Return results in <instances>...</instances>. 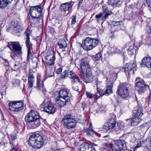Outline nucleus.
Instances as JSON below:
<instances>
[{"label":"nucleus","instance_id":"nucleus-1","mask_svg":"<svg viewBox=\"0 0 151 151\" xmlns=\"http://www.w3.org/2000/svg\"><path fill=\"white\" fill-rule=\"evenodd\" d=\"M80 66L81 70V78L86 83H88V79L92 75L91 69L93 66L89 65V61L86 58L81 60Z\"/></svg>","mask_w":151,"mask_h":151},{"label":"nucleus","instance_id":"nucleus-2","mask_svg":"<svg viewBox=\"0 0 151 151\" xmlns=\"http://www.w3.org/2000/svg\"><path fill=\"white\" fill-rule=\"evenodd\" d=\"M58 93V96L55 99V104L56 106L61 107L70 101V97L68 96V91L65 89L60 90Z\"/></svg>","mask_w":151,"mask_h":151},{"label":"nucleus","instance_id":"nucleus-3","mask_svg":"<svg viewBox=\"0 0 151 151\" xmlns=\"http://www.w3.org/2000/svg\"><path fill=\"white\" fill-rule=\"evenodd\" d=\"M42 137L38 134L32 133L28 140V144L33 148H40L43 145Z\"/></svg>","mask_w":151,"mask_h":151},{"label":"nucleus","instance_id":"nucleus-4","mask_svg":"<svg viewBox=\"0 0 151 151\" xmlns=\"http://www.w3.org/2000/svg\"><path fill=\"white\" fill-rule=\"evenodd\" d=\"M77 123V122L71 114L65 116L62 121V123L64 127L71 130L73 132V130L76 128Z\"/></svg>","mask_w":151,"mask_h":151},{"label":"nucleus","instance_id":"nucleus-5","mask_svg":"<svg viewBox=\"0 0 151 151\" xmlns=\"http://www.w3.org/2000/svg\"><path fill=\"white\" fill-rule=\"evenodd\" d=\"M8 47L11 50V57L14 59L17 55H21L22 54V47L20 43L17 41L12 42L8 43Z\"/></svg>","mask_w":151,"mask_h":151},{"label":"nucleus","instance_id":"nucleus-6","mask_svg":"<svg viewBox=\"0 0 151 151\" xmlns=\"http://www.w3.org/2000/svg\"><path fill=\"white\" fill-rule=\"evenodd\" d=\"M98 39L87 37L83 40L82 44L83 48L86 50L89 51L95 47L99 43Z\"/></svg>","mask_w":151,"mask_h":151},{"label":"nucleus","instance_id":"nucleus-7","mask_svg":"<svg viewBox=\"0 0 151 151\" xmlns=\"http://www.w3.org/2000/svg\"><path fill=\"white\" fill-rule=\"evenodd\" d=\"M29 12L33 19H37L40 22L43 21V15L42 9L40 5L31 6Z\"/></svg>","mask_w":151,"mask_h":151},{"label":"nucleus","instance_id":"nucleus-8","mask_svg":"<svg viewBox=\"0 0 151 151\" xmlns=\"http://www.w3.org/2000/svg\"><path fill=\"white\" fill-rule=\"evenodd\" d=\"M100 83L97 81L96 85L97 87V92L96 95L99 97L102 96L104 95L108 96L112 93V87L113 85V82H109L107 83L106 88V90L103 91L101 88L98 87V85Z\"/></svg>","mask_w":151,"mask_h":151},{"label":"nucleus","instance_id":"nucleus-9","mask_svg":"<svg viewBox=\"0 0 151 151\" xmlns=\"http://www.w3.org/2000/svg\"><path fill=\"white\" fill-rule=\"evenodd\" d=\"M24 100L10 101L8 104L9 109L10 111L19 112L24 109Z\"/></svg>","mask_w":151,"mask_h":151},{"label":"nucleus","instance_id":"nucleus-10","mask_svg":"<svg viewBox=\"0 0 151 151\" xmlns=\"http://www.w3.org/2000/svg\"><path fill=\"white\" fill-rule=\"evenodd\" d=\"M126 83L120 84L118 86L117 91L119 96L123 98H127L129 96V91Z\"/></svg>","mask_w":151,"mask_h":151},{"label":"nucleus","instance_id":"nucleus-11","mask_svg":"<svg viewBox=\"0 0 151 151\" xmlns=\"http://www.w3.org/2000/svg\"><path fill=\"white\" fill-rule=\"evenodd\" d=\"M46 66H53L55 60V54L53 50H49L45 56Z\"/></svg>","mask_w":151,"mask_h":151},{"label":"nucleus","instance_id":"nucleus-12","mask_svg":"<svg viewBox=\"0 0 151 151\" xmlns=\"http://www.w3.org/2000/svg\"><path fill=\"white\" fill-rule=\"evenodd\" d=\"M30 112L33 120V123L32 124V128H36L40 125V119H42L40 117L39 113L37 111L31 110Z\"/></svg>","mask_w":151,"mask_h":151},{"label":"nucleus","instance_id":"nucleus-13","mask_svg":"<svg viewBox=\"0 0 151 151\" xmlns=\"http://www.w3.org/2000/svg\"><path fill=\"white\" fill-rule=\"evenodd\" d=\"M103 12L100 13L95 15V18H97V21L99 22L100 19L104 20L106 18L112 14L111 11L108 10L107 7L106 5L102 6Z\"/></svg>","mask_w":151,"mask_h":151},{"label":"nucleus","instance_id":"nucleus-14","mask_svg":"<svg viewBox=\"0 0 151 151\" xmlns=\"http://www.w3.org/2000/svg\"><path fill=\"white\" fill-rule=\"evenodd\" d=\"M125 143L124 140H119L114 144H110L109 146L113 151H120L126 149V145Z\"/></svg>","mask_w":151,"mask_h":151},{"label":"nucleus","instance_id":"nucleus-15","mask_svg":"<svg viewBox=\"0 0 151 151\" xmlns=\"http://www.w3.org/2000/svg\"><path fill=\"white\" fill-rule=\"evenodd\" d=\"M43 106V110L49 114H53L55 112V109L54 106L48 99H46L42 104Z\"/></svg>","mask_w":151,"mask_h":151},{"label":"nucleus","instance_id":"nucleus-16","mask_svg":"<svg viewBox=\"0 0 151 151\" xmlns=\"http://www.w3.org/2000/svg\"><path fill=\"white\" fill-rule=\"evenodd\" d=\"M29 32V30H26L25 33V36L26 37L25 38L26 40V45L27 48V60L28 61L31 59L32 57V54L31 52V48L32 47V44L30 42Z\"/></svg>","mask_w":151,"mask_h":151},{"label":"nucleus","instance_id":"nucleus-17","mask_svg":"<svg viewBox=\"0 0 151 151\" xmlns=\"http://www.w3.org/2000/svg\"><path fill=\"white\" fill-rule=\"evenodd\" d=\"M138 79H139V80L136 83L135 89L139 93H141L145 90L147 87L145 84L144 81L142 80L139 79V78H137L136 80L137 81Z\"/></svg>","mask_w":151,"mask_h":151},{"label":"nucleus","instance_id":"nucleus-18","mask_svg":"<svg viewBox=\"0 0 151 151\" xmlns=\"http://www.w3.org/2000/svg\"><path fill=\"white\" fill-rule=\"evenodd\" d=\"M135 62L133 63H127L124 68V71L127 76H129L130 73L132 72V71L134 70V69H135L136 67Z\"/></svg>","mask_w":151,"mask_h":151},{"label":"nucleus","instance_id":"nucleus-19","mask_svg":"<svg viewBox=\"0 0 151 151\" xmlns=\"http://www.w3.org/2000/svg\"><path fill=\"white\" fill-rule=\"evenodd\" d=\"M91 143L88 142H85L83 144L78 151H96L95 148Z\"/></svg>","mask_w":151,"mask_h":151},{"label":"nucleus","instance_id":"nucleus-20","mask_svg":"<svg viewBox=\"0 0 151 151\" xmlns=\"http://www.w3.org/2000/svg\"><path fill=\"white\" fill-rule=\"evenodd\" d=\"M116 122L114 119H110L106 123L104 124L103 128L106 130H109L114 128L116 126Z\"/></svg>","mask_w":151,"mask_h":151},{"label":"nucleus","instance_id":"nucleus-21","mask_svg":"<svg viewBox=\"0 0 151 151\" xmlns=\"http://www.w3.org/2000/svg\"><path fill=\"white\" fill-rule=\"evenodd\" d=\"M140 65L142 68L147 67L148 68L151 69V57H144L141 60Z\"/></svg>","mask_w":151,"mask_h":151},{"label":"nucleus","instance_id":"nucleus-22","mask_svg":"<svg viewBox=\"0 0 151 151\" xmlns=\"http://www.w3.org/2000/svg\"><path fill=\"white\" fill-rule=\"evenodd\" d=\"M69 78L70 80L71 83L73 84L78 83L81 84L80 79L76 74L73 70H71L70 73Z\"/></svg>","mask_w":151,"mask_h":151},{"label":"nucleus","instance_id":"nucleus-23","mask_svg":"<svg viewBox=\"0 0 151 151\" xmlns=\"http://www.w3.org/2000/svg\"><path fill=\"white\" fill-rule=\"evenodd\" d=\"M72 2H68L62 4L60 8V9L62 12H65L66 15H67L69 12V9L71 8L73 4H72Z\"/></svg>","mask_w":151,"mask_h":151},{"label":"nucleus","instance_id":"nucleus-24","mask_svg":"<svg viewBox=\"0 0 151 151\" xmlns=\"http://www.w3.org/2000/svg\"><path fill=\"white\" fill-rule=\"evenodd\" d=\"M46 68L47 69L46 72V77L47 78L52 76L54 75V71L55 69L54 66L48 67L46 66Z\"/></svg>","mask_w":151,"mask_h":151},{"label":"nucleus","instance_id":"nucleus-25","mask_svg":"<svg viewBox=\"0 0 151 151\" xmlns=\"http://www.w3.org/2000/svg\"><path fill=\"white\" fill-rule=\"evenodd\" d=\"M40 76L37 78V88L43 91L44 89V84L43 81Z\"/></svg>","mask_w":151,"mask_h":151},{"label":"nucleus","instance_id":"nucleus-26","mask_svg":"<svg viewBox=\"0 0 151 151\" xmlns=\"http://www.w3.org/2000/svg\"><path fill=\"white\" fill-rule=\"evenodd\" d=\"M21 31L19 23H14V26L13 27V33L15 34L20 32Z\"/></svg>","mask_w":151,"mask_h":151},{"label":"nucleus","instance_id":"nucleus-27","mask_svg":"<svg viewBox=\"0 0 151 151\" xmlns=\"http://www.w3.org/2000/svg\"><path fill=\"white\" fill-rule=\"evenodd\" d=\"M13 0H0V8L3 9L11 3Z\"/></svg>","mask_w":151,"mask_h":151},{"label":"nucleus","instance_id":"nucleus-28","mask_svg":"<svg viewBox=\"0 0 151 151\" xmlns=\"http://www.w3.org/2000/svg\"><path fill=\"white\" fill-rule=\"evenodd\" d=\"M91 125L90 124L89 127L83 130L84 132L88 136H91L93 134L94 131Z\"/></svg>","mask_w":151,"mask_h":151},{"label":"nucleus","instance_id":"nucleus-29","mask_svg":"<svg viewBox=\"0 0 151 151\" xmlns=\"http://www.w3.org/2000/svg\"><path fill=\"white\" fill-rule=\"evenodd\" d=\"M141 121V119L139 118L134 116L131 120V126H134L137 125Z\"/></svg>","mask_w":151,"mask_h":151},{"label":"nucleus","instance_id":"nucleus-30","mask_svg":"<svg viewBox=\"0 0 151 151\" xmlns=\"http://www.w3.org/2000/svg\"><path fill=\"white\" fill-rule=\"evenodd\" d=\"M142 111V108L141 107H139L138 108L137 112L134 113V116L140 119L142 115L143 114Z\"/></svg>","mask_w":151,"mask_h":151},{"label":"nucleus","instance_id":"nucleus-31","mask_svg":"<svg viewBox=\"0 0 151 151\" xmlns=\"http://www.w3.org/2000/svg\"><path fill=\"white\" fill-rule=\"evenodd\" d=\"M71 71L69 70H65L61 74L60 78L61 79H65L67 78H69L70 73Z\"/></svg>","mask_w":151,"mask_h":151},{"label":"nucleus","instance_id":"nucleus-32","mask_svg":"<svg viewBox=\"0 0 151 151\" xmlns=\"http://www.w3.org/2000/svg\"><path fill=\"white\" fill-rule=\"evenodd\" d=\"M118 72L114 71L110 74V80L111 81L110 82H114L116 80L117 77V74Z\"/></svg>","mask_w":151,"mask_h":151},{"label":"nucleus","instance_id":"nucleus-33","mask_svg":"<svg viewBox=\"0 0 151 151\" xmlns=\"http://www.w3.org/2000/svg\"><path fill=\"white\" fill-rule=\"evenodd\" d=\"M120 1V0H108V3L109 5L115 7L119 5Z\"/></svg>","mask_w":151,"mask_h":151},{"label":"nucleus","instance_id":"nucleus-34","mask_svg":"<svg viewBox=\"0 0 151 151\" xmlns=\"http://www.w3.org/2000/svg\"><path fill=\"white\" fill-rule=\"evenodd\" d=\"M58 44L60 47V48H65L67 47L66 42L63 39L60 40L58 42Z\"/></svg>","mask_w":151,"mask_h":151},{"label":"nucleus","instance_id":"nucleus-35","mask_svg":"<svg viewBox=\"0 0 151 151\" xmlns=\"http://www.w3.org/2000/svg\"><path fill=\"white\" fill-rule=\"evenodd\" d=\"M25 119L27 122L31 123L32 124L33 123V119L32 117L30 111L26 115Z\"/></svg>","mask_w":151,"mask_h":151},{"label":"nucleus","instance_id":"nucleus-36","mask_svg":"<svg viewBox=\"0 0 151 151\" xmlns=\"http://www.w3.org/2000/svg\"><path fill=\"white\" fill-rule=\"evenodd\" d=\"M81 83L80 85L78 83L74 84H72L73 89L78 92H80L81 91V88H79V86L81 85Z\"/></svg>","mask_w":151,"mask_h":151},{"label":"nucleus","instance_id":"nucleus-37","mask_svg":"<svg viewBox=\"0 0 151 151\" xmlns=\"http://www.w3.org/2000/svg\"><path fill=\"white\" fill-rule=\"evenodd\" d=\"M28 88H30L33 86L34 83L35 82V78H28Z\"/></svg>","mask_w":151,"mask_h":151},{"label":"nucleus","instance_id":"nucleus-38","mask_svg":"<svg viewBox=\"0 0 151 151\" xmlns=\"http://www.w3.org/2000/svg\"><path fill=\"white\" fill-rule=\"evenodd\" d=\"M102 54L100 52L97 54L95 55L92 56V59L95 61H97L99 60L101 58Z\"/></svg>","mask_w":151,"mask_h":151},{"label":"nucleus","instance_id":"nucleus-39","mask_svg":"<svg viewBox=\"0 0 151 151\" xmlns=\"http://www.w3.org/2000/svg\"><path fill=\"white\" fill-rule=\"evenodd\" d=\"M125 50L128 51V54L132 55L134 54L133 51L134 50L133 49V47L132 46H129V48H127V47H125L124 48Z\"/></svg>","mask_w":151,"mask_h":151},{"label":"nucleus","instance_id":"nucleus-40","mask_svg":"<svg viewBox=\"0 0 151 151\" xmlns=\"http://www.w3.org/2000/svg\"><path fill=\"white\" fill-rule=\"evenodd\" d=\"M111 52L113 53H120L121 50L115 47H112L111 48Z\"/></svg>","mask_w":151,"mask_h":151},{"label":"nucleus","instance_id":"nucleus-41","mask_svg":"<svg viewBox=\"0 0 151 151\" xmlns=\"http://www.w3.org/2000/svg\"><path fill=\"white\" fill-rule=\"evenodd\" d=\"M10 136L11 137V141H10V143L13 144L14 141V140L16 139L17 138V135L15 134L12 133L10 134Z\"/></svg>","mask_w":151,"mask_h":151},{"label":"nucleus","instance_id":"nucleus-42","mask_svg":"<svg viewBox=\"0 0 151 151\" xmlns=\"http://www.w3.org/2000/svg\"><path fill=\"white\" fill-rule=\"evenodd\" d=\"M35 73L32 69H30L29 72L28 78H35Z\"/></svg>","mask_w":151,"mask_h":151},{"label":"nucleus","instance_id":"nucleus-43","mask_svg":"<svg viewBox=\"0 0 151 151\" xmlns=\"http://www.w3.org/2000/svg\"><path fill=\"white\" fill-rule=\"evenodd\" d=\"M94 70L97 73H99L100 71V68L99 64L97 63L95 67H93Z\"/></svg>","mask_w":151,"mask_h":151},{"label":"nucleus","instance_id":"nucleus-44","mask_svg":"<svg viewBox=\"0 0 151 151\" xmlns=\"http://www.w3.org/2000/svg\"><path fill=\"white\" fill-rule=\"evenodd\" d=\"M122 21H113L111 22V24L114 26H117L119 25H122Z\"/></svg>","mask_w":151,"mask_h":151},{"label":"nucleus","instance_id":"nucleus-45","mask_svg":"<svg viewBox=\"0 0 151 151\" xmlns=\"http://www.w3.org/2000/svg\"><path fill=\"white\" fill-rule=\"evenodd\" d=\"M76 15H73L71 17V25H74L76 22Z\"/></svg>","mask_w":151,"mask_h":151},{"label":"nucleus","instance_id":"nucleus-46","mask_svg":"<svg viewBox=\"0 0 151 151\" xmlns=\"http://www.w3.org/2000/svg\"><path fill=\"white\" fill-rule=\"evenodd\" d=\"M20 81L18 79H16L14 81L12 82V84L13 85H16V84H18V85L20 84Z\"/></svg>","mask_w":151,"mask_h":151},{"label":"nucleus","instance_id":"nucleus-47","mask_svg":"<svg viewBox=\"0 0 151 151\" xmlns=\"http://www.w3.org/2000/svg\"><path fill=\"white\" fill-rule=\"evenodd\" d=\"M146 2L149 7V9L151 11V0H147Z\"/></svg>","mask_w":151,"mask_h":151},{"label":"nucleus","instance_id":"nucleus-48","mask_svg":"<svg viewBox=\"0 0 151 151\" xmlns=\"http://www.w3.org/2000/svg\"><path fill=\"white\" fill-rule=\"evenodd\" d=\"M63 68L62 67H60L57 69L56 71V73L57 74H60L62 71Z\"/></svg>","mask_w":151,"mask_h":151},{"label":"nucleus","instance_id":"nucleus-49","mask_svg":"<svg viewBox=\"0 0 151 151\" xmlns=\"http://www.w3.org/2000/svg\"><path fill=\"white\" fill-rule=\"evenodd\" d=\"M86 95L88 98L90 99H92L93 98V95L92 94L89 92H86Z\"/></svg>","mask_w":151,"mask_h":151},{"label":"nucleus","instance_id":"nucleus-50","mask_svg":"<svg viewBox=\"0 0 151 151\" xmlns=\"http://www.w3.org/2000/svg\"><path fill=\"white\" fill-rule=\"evenodd\" d=\"M58 62L59 66H60L62 65V57H60L59 58Z\"/></svg>","mask_w":151,"mask_h":151},{"label":"nucleus","instance_id":"nucleus-51","mask_svg":"<svg viewBox=\"0 0 151 151\" xmlns=\"http://www.w3.org/2000/svg\"><path fill=\"white\" fill-rule=\"evenodd\" d=\"M12 151H22L19 149H16L14 147H12L11 150Z\"/></svg>","mask_w":151,"mask_h":151},{"label":"nucleus","instance_id":"nucleus-52","mask_svg":"<svg viewBox=\"0 0 151 151\" xmlns=\"http://www.w3.org/2000/svg\"><path fill=\"white\" fill-rule=\"evenodd\" d=\"M82 104L83 106V110H84L86 106L85 103L84 102H83Z\"/></svg>","mask_w":151,"mask_h":151},{"label":"nucleus","instance_id":"nucleus-53","mask_svg":"<svg viewBox=\"0 0 151 151\" xmlns=\"http://www.w3.org/2000/svg\"><path fill=\"white\" fill-rule=\"evenodd\" d=\"M5 66L6 67H7L8 68H9V63L8 62L5 63Z\"/></svg>","mask_w":151,"mask_h":151},{"label":"nucleus","instance_id":"nucleus-54","mask_svg":"<svg viewBox=\"0 0 151 151\" xmlns=\"http://www.w3.org/2000/svg\"><path fill=\"white\" fill-rule=\"evenodd\" d=\"M103 137L107 138L108 139H109L110 138L109 136L108 135Z\"/></svg>","mask_w":151,"mask_h":151},{"label":"nucleus","instance_id":"nucleus-55","mask_svg":"<svg viewBox=\"0 0 151 151\" xmlns=\"http://www.w3.org/2000/svg\"><path fill=\"white\" fill-rule=\"evenodd\" d=\"M149 101L151 102V93H150L149 96Z\"/></svg>","mask_w":151,"mask_h":151},{"label":"nucleus","instance_id":"nucleus-56","mask_svg":"<svg viewBox=\"0 0 151 151\" xmlns=\"http://www.w3.org/2000/svg\"><path fill=\"white\" fill-rule=\"evenodd\" d=\"M4 61L5 62V63H6V62H8V60L5 59H3Z\"/></svg>","mask_w":151,"mask_h":151},{"label":"nucleus","instance_id":"nucleus-57","mask_svg":"<svg viewBox=\"0 0 151 151\" xmlns=\"http://www.w3.org/2000/svg\"><path fill=\"white\" fill-rule=\"evenodd\" d=\"M120 133V130H119L116 132V134H118Z\"/></svg>","mask_w":151,"mask_h":151},{"label":"nucleus","instance_id":"nucleus-58","mask_svg":"<svg viewBox=\"0 0 151 151\" xmlns=\"http://www.w3.org/2000/svg\"><path fill=\"white\" fill-rule=\"evenodd\" d=\"M3 93L2 92L1 93V95L2 96V95H3V94H2Z\"/></svg>","mask_w":151,"mask_h":151},{"label":"nucleus","instance_id":"nucleus-59","mask_svg":"<svg viewBox=\"0 0 151 151\" xmlns=\"http://www.w3.org/2000/svg\"><path fill=\"white\" fill-rule=\"evenodd\" d=\"M79 2H79V3H78V6H80Z\"/></svg>","mask_w":151,"mask_h":151},{"label":"nucleus","instance_id":"nucleus-60","mask_svg":"<svg viewBox=\"0 0 151 151\" xmlns=\"http://www.w3.org/2000/svg\"><path fill=\"white\" fill-rule=\"evenodd\" d=\"M138 147L137 146H136L135 147L136 148H138Z\"/></svg>","mask_w":151,"mask_h":151},{"label":"nucleus","instance_id":"nucleus-61","mask_svg":"<svg viewBox=\"0 0 151 151\" xmlns=\"http://www.w3.org/2000/svg\"><path fill=\"white\" fill-rule=\"evenodd\" d=\"M14 65H15V66H17V65L16 64H15Z\"/></svg>","mask_w":151,"mask_h":151},{"label":"nucleus","instance_id":"nucleus-62","mask_svg":"<svg viewBox=\"0 0 151 151\" xmlns=\"http://www.w3.org/2000/svg\"><path fill=\"white\" fill-rule=\"evenodd\" d=\"M150 142H151V141H150Z\"/></svg>","mask_w":151,"mask_h":151}]
</instances>
